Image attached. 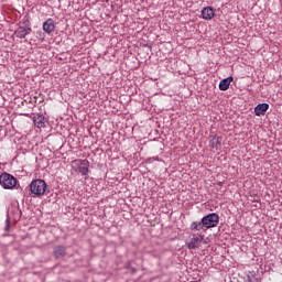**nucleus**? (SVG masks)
Wrapping results in <instances>:
<instances>
[{"label":"nucleus","mask_w":282,"mask_h":282,"mask_svg":"<svg viewBox=\"0 0 282 282\" xmlns=\"http://www.w3.org/2000/svg\"><path fill=\"white\" fill-rule=\"evenodd\" d=\"M232 82V76H229L219 83V89L220 91H228L230 88V83Z\"/></svg>","instance_id":"12"},{"label":"nucleus","mask_w":282,"mask_h":282,"mask_svg":"<svg viewBox=\"0 0 282 282\" xmlns=\"http://www.w3.org/2000/svg\"><path fill=\"white\" fill-rule=\"evenodd\" d=\"M200 14L205 21H210L215 17V9L213 7H205L200 11Z\"/></svg>","instance_id":"8"},{"label":"nucleus","mask_w":282,"mask_h":282,"mask_svg":"<svg viewBox=\"0 0 282 282\" xmlns=\"http://www.w3.org/2000/svg\"><path fill=\"white\" fill-rule=\"evenodd\" d=\"M270 109L269 104H259L254 108V115L256 116H265V112Z\"/></svg>","instance_id":"10"},{"label":"nucleus","mask_w":282,"mask_h":282,"mask_svg":"<svg viewBox=\"0 0 282 282\" xmlns=\"http://www.w3.org/2000/svg\"><path fill=\"white\" fill-rule=\"evenodd\" d=\"M31 32H32V28L20 25L15 30V36L18 39H25L28 36V34H30Z\"/></svg>","instance_id":"7"},{"label":"nucleus","mask_w":282,"mask_h":282,"mask_svg":"<svg viewBox=\"0 0 282 282\" xmlns=\"http://www.w3.org/2000/svg\"><path fill=\"white\" fill-rule=\"evenodd\" d=\"M218 186H224V182H218Z\"/></svg>","instance_id":"16"},{"label":"nucleus","mask_w":282,"mask_h":282,"mask_svg":"<svg viewBox=\"0 0 282 282\" xmlns=\"http://www.w3.org/2000/svg\"><path fill=\"white\" fill-rule=\"evenodd\" d=\"M33 122L37 129H45V117L37 116L33 118Z\"/></svg>","instance_id":"13"},{"label":"nucleus","mask_w":282,"mask_h":282,"mask_svg":"<svg viewBox=\"0 0 282 282\" xmlns=\"http://www.w3.org/2000/svg\"><path fill=\"white\" fill-rule=\"evenodd\" d=\"M10 228V219H7V229Z\"/></svg>","instance_id":"15"},{"label":"nucleus","mask_w":282,"mask_h":282,"mask_svg":"<svg viewBox=\"0 0 282 282\" xmlns=\"http://www.w3.org/2000/svg\"><path fill=\"white\" fill-rule=\"evenodd\" d=\"M47 189V183L41 178L33 180L30 184V192L32 197H43Z\"/></svg>","instance_id":"1"},{"label":"nucleus","mask_w":282,"mask_h":282,"mask_svg":"<svg viewBox=\"0 0 282 282\" xmlns=\"http://www.w3.org/2000/svg\"><path fill=\"white\" fill-rule=\"evenodd\" d=\"M249 282H252V280H249Z\"/></svg>","instance_id":"17"},{"label":"nucleus","mask_w":282,"mask_h":282,"mask_svg":"<svg viewBox=\"0 0 282 282\" xmlns=\"http://www.w3.org/2000/svg\"><path fill=\"white\" fill-rule=\"evenodd\" d=\"M205 226L203 220L200 221H193L189 226V229L196 232H199V230H204Z\"/></svg>","instance_id":"14"},{"label":"nucleus","mask_w":282,"mask_h":282,"mask_svg":"<svg viewBox=\"0 0 282 282\" xmlns=\"http://www.w3.org/2000/svg\"><path fill=\"white\" fill-rule=\"evenodd\" d=\"M202 219L205 228H217V225L219 224V215L215 213L208 214Z\"/></svg>","instance_id":"4"},{"label":"nucleus","mask_w":282,"mask_h":282,"mask_svg":"<svg viewBox=\"0 0 282 282\" xmlns=\"http://www.w3.org/2000/svg\"><path fill=\"white\" fill-rule=\"evenodd\" d=\"M209 147L216 151H219V149H221V138L214 135L209 141Z\"/></svg>","instance_id":"11"},{"label":"nucleus","mask_w":282,"mask_h":282,"mask_svg":"<svg viewBox=\"0 0 282 282\" xmlns=\"http://www.w3.org/2000/svg\"><path fill=\"white\" fill-rule=\"evenodd\" d=\"M70 166L73 171H75L76 173H80L84 176H87L89 174V162L87 161V159H76L72 161Z\"/></svg>","instance_id":"2"},{"label":"nucleus","mask_w":282,"mask_h":282,"mask_svg":"<svg viewBox=\"0 0 282 282\" xmlns=\"http://www.w3.org/2000/svg\"><path fill=\"white\" fill-rule=\"evenodd\" d=\"M43 30H44V32H46V34H52V32H54V30H56V23L52 20V18L47 19L43 23Z\"/></svg>","instance_id":"9"},{"label":"nucleus","mask_w":282,"mask_h":282,"mask_svg":"<svg viewBox=\"0 0 282 282\" xmlns=\"http://www.w3.org/2000/svg\"><path fill=\"white\" fill-rule=\"evenodd\" d=\"M67 256V247L65 246H55L53 248V257L54 259H62V257Z\"/></svg>","instance_id":"6"},{"label":"nucleus","mask_w":282,"mask_h":282,"mask_svg":"<svg viewBox=\"0 0 282 282\" xmlns=\"http://www.w3.org/2000/svg\"><path fill=\"white\" fill-rule=\"evenodd\" d=\"M202 241H204V236L198 235L194 236L191 241L187 243V248L189 250H195L196 248H199L202 246Z\"/></svg>","instance_id":"5"},{"label":"nucleus","mask_w":282,"mask_h":282,"mask_svg":"<svg viewBox=\"0 0 282 282\" xmlns=\"http://www.w3.org/2000/svg\"><path fill=\"white\" fill-rule=\"evenodd\" d=\"M18 182L19 181L17 180V177L12 176V174H10V173H2L0 175V185L4 189H12V188H14V186H17Z\"/></svg>","instance_id":"3"}]
</instances>
